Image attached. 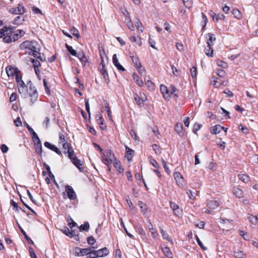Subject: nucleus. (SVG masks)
Wrapping results in <instances>:
<instances>
[{
    "mask_svg": "<svg viewBox=\"0 0 258 258\" xmlns=\"http://www.w3.org/2000/svg\"><path fill=\"white\" fill-rule=\"evenodd\" d=\"M71 161L80 171H82L81 169V166H82L83 164L82 162L78 159L77 157H74V158L72 159Z\"/></svg>",
    "mask_w": 258,
    "mask_h": 258,
    "instance_id": "5701e85b",
    "label": "nucleus"
},
{
    "mask_svg": "<svg viewBox=\"0 0 258 258\" xmlns=\"http://www.w3.org/2000/svg\"><path fill=\"white\" fill-rule=\"evenodd\" d=\"M129 39L132 42L137 43V44L139 46H141L142 44L141 39L140 37L133 36L130 37Z\"/></svg>",
    "mask_w": 258,
    "mask_h": 258,
    "instance_id": "c85d7f7f",
    "label": "nucleus"
},
{
    "mask_svg": "<svg viewBox=\"0 0 258 258\" xmlns=\"http://www.w3.org/2000/svg\"><path fill=\"white\" fill-rule=\"evenodd\" d=\"M232 13L234 17L237 19H241L242 18V14L238 9H233Z\"/></svg>",
    "mask_w": 258,
    "mask_h": 258,
    "instance_id": "473e14b6",
    "label": "nucleus"
},
{
    "mask_svg": "<svg viewBox=\"0 0 258 258\" xmlns=\"http://www.w3.org/2000/svg\"><path fill=\"white\" fill-rule=\"evenodd\" d=\"M175 130L177 133L180 136H182L184 134L183 132V126L181 123L178 122L175 126Z\"/></svg>",
    "mask_w": 258,
    "mask_h": 258,
    "instance_id": "6ab92c4d",
    "label": "nucleus"
},
{
    "mask_svg": "<svg viewBox=\"0 0 258 258\" xmlns=\"http://www.w3.org/2000/svg\"><path fill=\"white\" fill-rule=\"evenodd\" d=\"M184 6L188 9L190 8L192 5V0H182Z\"/></svg>",
    "mask_w": 258,
    "mask_h": 258,
    "instance_id": "49530a36",
    "label": "nucleus"
},
{
    "mask_svg": "<svg viewBox=\"0 0 258 258\" xmlns=\"http://www.w3.org/2000/svg\"><path fill=\"white\" fill-rule=\"evenodd\" d=\"M3 41L4 42L7 43L12 42L13 41L12 39V36H11L10 35H6L5 37L3 38Z\"/></svg>",
    "mask_w": 258,
    "mask_h": 258,
    "instance_id": "4d7b16f0",
    "label": "nucleus"
},
{
    "mask_svg": "<svg viewBox=\"0 0 258 258\" xmlns=\"http://www.w3.org/2000/svg\"><path fill=\"white\" fill-rule=\"evenodd\" d=\"M30 55H33L35 58H37L39 56L40 53L36 50L35 48L33 51H26Z\"/></svg>",
    "mask_w": 258,
    "mask_h": 258,
    "instance_id": "a18cd8bd",
    "label": "nucleus"
},
{
    "mask_svg": "<svg viewBox=\"0 0 258 258\" xmlns=\"http://www.w3.org/2000/svg\"><path fill=\"white\" fill-rule=\"evenodd\" d=\"M161 161L163 164V166L164 167L165 172H167L168 174H169L171 172L167 165L166 162L163 159H162Z\"/></svg>",
    "mask_w": 258,
    "mask_h": 258,
    "instance_id": "6e6d98bb",
    "label": "nucleus"
},
{
    "mask_svg": "<svg viewBox=\"0 0 258 258\" xmlns=\"http://www.w3.org/2000/svg\"><path fill=\"white\" fill-rule=\"evenodd\" d=\"M71 31H72V34H73V35L76 36L77 38H80V34H79V31L78 30H77L75 28H73L71 30Z\"/></svg>",
    "mask_w": 258,
    "mask_h": 258,
    "instance_id": "338daca9",
    "label": "nucleus"
},
{
    "mask_svg": "<svg viewBox=\"0 0 258 258\" xmlns=\"http://www.w3.org/2000/svg\"><path fill=\"white\" fill-rule=\"evenodd\" d=\"M62 231L64 234L71 238L73 237L74 235H75V230H72V231H70L69 228L67 227H64Z\"/></svg>",
    "mask_w": 258,
    "mask_h": 258,
    "instance_id": "412c9836",
    "label": "nucleus"
},
{
    "mask_svg": "<svg viewBox=\"0 0 258 258\" xmlns=\"http://www.w3.org/2000/svg\"><path fill=\"white\" fill-rule=\"evenodd\" d=\"M90 228V225L88 222H85L83 224H82L79 227L80 231H88Z\"/></svg>",
    "mask_w": 258,
    "mask_h": 258,
    "instance_id": "7c9ffc66",
    "label": "nucleus"
},
{
    "mask_svg": "<svg viewBox=\"0 0 258 258\" xmlns=\"http://www.w3.org/2000/svg\"><path fill=\"white\" fill-rule=\"evenodd\" d=\"M113 164L114 167L117 169L119 173H121L123 172V169L122 168L119 161L115 159V161H114Z\"/></svg>",
    "mask_w": 258,
    "mask_h": 258,
    "instance_id": "bb28decb",
    "label": "nucleus"
},
{
    "mask_svg": "<svg viewBox=\"0 0 258 258\" xmlns=\"http://www.w3.org/2000/svg\"><path fill=\"white\" fill-rule=\"evenodd\" d=\"M174 178L177 184L180 188L183 187L184 179L179 172H175L174 173Z\"/></svg>",
    "mask_w": 258,
    "mask_h": 258,
    "instance_id": "39448f33",
    "label": "nucleus"
},
{
    "mask_svg": "<svg viewBox=\"0 0 258 258\" xmlns=\"http://www.w3.org/2000/svg\"><path fill=\"white\" fill-rule=\"evenodd\" d=\"M224 127L221 126L219 124L216 125L212 127V129L211 130V133L213 134H218L222 130V129H224Z\"/></svg>",
    "mask_w": 258,
    "mask_h": 258,
    "instance_id": "f3484780",
    "label": "nucleus"
},
{
    "mask_svg": "<svg viewBox=\"0 0 258 258\" xmlns=\"http://www.w3.org/2000/svg\"><path fill=\"white\" fill-rule=\"evenodd\" d=\"M24 21V17H22L21 16H19L16 17L14 20L13 21L12 23L14 25H19L23 24Z\"/></svg>",
    "mask_w": 258,
    "mask_h": 258,
    "instance_id": "4be33fe9",
    "label": "nucleus"
},
{
    "mask_svg": "<svg viewBox=\"0 0 258 258\" xmlns=\"http://www.w3.org/2000/svg\"><path fill=\"white\" fill-rule=\"evenodd\" d=\"M15 30V27L12 29V30H10L9 32V35H10L12 36V39L13 41H15L20 38V36L19 35L18 33H16L15 34H13V31Z\"/></svg>",
    "mask_w": 258,
    "mask_h": 258,
    "instance_id": "a878e982",
    "label": "nucleus"
},
{
    "mask_svg": "<svg viewBox=\"0 0 258 258\" xmlns=\"http://www.w3.org/2000/svg\"><path fill=\"white\" fill-rule=\"evenodd\" d=\"M238 128L242 132L245 134H247L248 133V128L244 125L240 124L239 125Z\"/></svg>",
    "mask_w": 258,
    "mask_h": 258,
    "instance_id": "bf43d9fd",
    "label": "nucleus"
},
{
    "mask_svg": "<svg viewBox=\"0 0 258 258\" xmlns=\"http://www.w3.org/2000/svg\"><path fill=\"white\" fill-rule=\"evenodd\" d=\"M94 248H95L94 246L85 248H81L79 247H76L75 248V254L78 256H84L85 255L88 256V251L91 250V249Z\"/></svg>",
    "mask_w": 258,
    "mask_h": 258,
    "instance_id": "f03ea898",
    "label": "nucleus"
},
{
    "mask_svg": "<svg viewBox=\"0 0 258 258\" xmlns=\"http://www.w3.org/2000/svg\"><path fill=\"white\" fill-rule=\"evenodd\" d=\"M196 240H197V242L198 245L200 246V247L202 249H203L204 250L207 249V248L204 245V244L201 242V241L200 240V238H199V237L197 235H196Z\"/></svg>",
    "mask_w": 258,
    "mask_h": 258,
    "instance_id": "3c124183",
    "label": "nucleus"
},
{
    "mask_svg": "<svg viewBox=\"0 0 258 258\" xmlns=\"http://www.w3.org/2000/svg\"><path fill=\"white\" fill-rule=\"evenodd\" d=\"M144 81H145L146 85L147 86L148 88L151 89H153L154 85V83L151 80H146V79L145 78Z\"/></svg>",
    "mask_w": 258,
    "mask_h": 258,
    "instance_id": "de8ad7c7",
    "label": "nucleus"
},
{
    "mask_svg": "<svg viewBox=\"0 0 258 258\" xmlns=\"http://www.w3.org/2000/svg\"><path fill=\"white\" fill-rule=\"evenodd\" d=\"M135 100L136 103L140 106L143 105L144 102L147 100V97H140L137 94H134V95Z\"/></svg>",
    "mask_w": 258,
    "mask_h": 258,
    "instance_id": "ddd939ff",
    "label": "nucleus"
},
{
    "mask_svg": "<svg viewBox=\"0 0 258 258\" xmlns=\"http://www.w3.org/2000/svg\"><path fill=\"white\" fill-rule=\"evenodd\" d=\"M13 26L7 27L5 26L0 30V38L3 37L6 35H9L10 30H12Z\"/></svg>",
    "mask_w": 258,
    "mask_h": 258,
    "instance_id": "4468645a",
    "label": "nucleus"
},
{
    "mask_svg": "<svg viewBox=\"0 0 258 258\" xmlns=\"http://www.w3.org/2000/svg\"><path fill=\"white\" fill-rule=\"evenodd\" d=\"M6 72L9 77H13L18 75L17 69L12 67V66H9L6 68Z\"/></svg>",
    "mask_w": 258,
    "mask_h": 258,
    "instance_id": "1a4fd4ad",
    "label": "nucleus"
},
{
    "mask_svg": "<svg viewBox=\"0 0 258 258\" xmlns=\"http://www.w3.org/2000/svg\"><path fill=\"white\" fill-rule=\"evenodd\" d=\"M45 147L50 149L51 150L55 152L58 155H61V152L60 150L55 145L51 144L48 142H45L44 144Z\"/></svg>",
    "mask_w": 258,
    "mask_h": 258,
    "instance_id": "6e6552de",
    "label": "nucleus"
},
{
    "mask_svg": "<svg viewBox=\"0 0 258 258\" xmlns=\"http://www.w3.org/2000/svg\"><path fill=\"white\" fill-rule=\"evenodd\" d=\"M233 193L238 198H241L243 197V191L238 187H234L233 189Z\"/></svg>",
    "mask_w": 258,
    "mask_h": 258,
    "instance_id": "cd10ccee",
    "label": "nucleus"
},
{
    "mask_svg": "<svg viewBox=\"0 0 258 258\" xmlns=\"http://www.w3.org/2000/svg\"><path fill=\"white\" fill-rule=\"evenodd\" d=\"M126 150V155L125 157L126 158L127 161L128 162H130L133 157L134 154V151L131 149H130L128 147H125Z\"/></svg>",
    "mask_w": 258,
    "mask_h": 258,
    "instance_id": "2eb2a0df",
    "label": "nucleus"
},
{
    "mask_svg": "<svg viewBox=\"0 0 258 258\" xmlns=\"http://www.w3.org/2000/svg\"><path fill=\"white\" fill-rule=\"evenodd\" d=\"M66 191L67 193L68 198L70 200H75L76 199V194L71 186L66 185Z\"/></svg>",
    "mask_w": 258,
    "mask_h": 258,
    "instance_id": "0eeeda50",
    "label": "nucleus"
},
{
    "mask_svg": "<svg viewBox=\"0 0 258 258\" xmlns=\"http://www.w3.org/2000/svg\"><path fill=\"white\" fill-rule=\"evenodd\" d=\"M212 46H209L208 45L207 47L205 49V52L207 55L208 56H213V50L211 48Z\"/></svg>",
    "mask_w": 258,
    "mask_h": 258,
    "instance_id": "e433bc0d",
    "label": "nucleus"
},
{
    "mask_svg": "<svg viewBox=\"0 0 258 258\" xmlns=\"http://www.w3.org/2000/svg\"><path fill=\"white\" fill-rule=\"evenodd\" d=\"M150 224L151 225V227L149 228V229L151 232L152 236H153V237L156 238L158 235V233L157 231L154 230L152 227V225L151 224V222H150Z\"/></svg>",
    "mask_w": 258,
    "mask_h": 258,
    "instance_id": "052dcab7",
    "label": "nucleus"
},
{
    "mask_svg": "<svg viewBox=\"0 0 258 258\" xmlns=\"http://www.w3.org/2000/svg\"><path fill=\"white\" fill-rule=\"evenodd\" d=\"M202 125L198 123H195L194 124L193 128H192V132L194 133L197 134V131H198L201 127Z\"/></svg>",
    "mask_w": 258,
    "mask_h": 258,
    "instance_id": "864d4df0",
    "label": "nucleus"
},
{
    "mask_svg": "<svg viewBox=\"0 0 258 258\" xmlns=\"http://www.w3.org/2000/svg\"><path fill=\"white\" fill-rule=\"evenodd\" d=\"M31 60V62L33 63L34 68H38L39 66H40L41 63L40 61L38 60H36L34 58H30Z\"/></svg>",
    "mask_w": 258,
    "mask_h": 258,
    "instance_id": "5fc2aeb1",
    "label": "nucleus"
},
{
    "mask_svg": "<svg viewBox=\"0 0 258 258\" xmlns=\"http://www.w3.org/2000/svg\"><path fill=\"white\" fill-rule=\"evenodd\" d=\"M132 57V60L133 62V63H134L135 64V67L136 68H138V67H141V63L139 61V59L138 57H134V56H131Z\"/></svg>",
    "mask_w": 258,
    "mask_h": 258,
    "instance_id": "37998d69",
    "label": "nucleus"
},
{
    "mask_svg": "<svg viewBox=\"0 0 258 258\" xmlns=\"http://www.w3.org/2000/svg\"><path fill=\"white\" fill-rule=\"evenodd\" d=\"M15 77L18 86L20 87V88H19V92L21 94L22 92L24 91L25 88L27 87V86L22 80V77L21 76L20 77L19 74L17 75Z\"/></svg>",
    "mask_w": 258,
    "mask_h": 258,
    "instance_id": "423d86ee",
    "label": "nucleus"
},
{
    "mask_svg": "<svg viewBox=\"0 0 258 258\" xmlns=\"http://www.w3.org/2000/svg\"><path fill=\"white\" fill-rule=\"evenodd\" d=\"M126 25L128 27V28L132 31L134 30V26L133 24L132 23L131 20L130 19H128V21L126 22Z\"/></svg>",
    "mask_w": 258,
    "mask_h": 258,
    "instance_id": "0e129e2a",
    "label": "nucleus"
},
{
    "mask_svg": "<svg viewBox=\"0 0 258 258\" xmlns=\"http://www.w3.org/2000/svg\"><path fill=\"white\" fill-rule=\"evenodd\" d=\"M62 144L63 149H64V153L66 154L68 150L72 148V145L71 144L68 143L67 142H64L62 143Z\"/></svg>",
    "mask_w": 258,
    "mask_h": 258,
    "instance_id": "8fccbe9b",
    "label": "nucleus"
},
{
    "mask_svg": "<svg viewBox=\"0 0 258 258\" xmlns=\"http://www.w3.org/2000/svg\"><path fill=\"white\" fill-rule=\"evenodd\" d=\"M244 255L243 251L240 250H235L234 252V256L235 258H242Z\"/></svg>",
    "mask_w": 258,
    "mask_h": 258,
    "instance_id": "58836bf2",
    "label": "nucleus"
},
{
    "mask_svg": "<svg viewBox=\"0 0 258 258\" xmlns=\"http://www.w3.org/2000/svg\"><path fill=\"white\" fill-rule=\"evenodd\" d=\"M207 206L211 209H216L219 206V203L217 201H208Z\"/></svg>",
    "mask_w": 258,
    "mask_h": 258,
    "instance_id": "dca6fc26",
    "label": "nucleus"
},
{
    "mask_svg": "<svg viewBox=\"0 0 258 258\" xmlns=\"http://www.w3.org/2000/svg\"><path fill=\"white\" fill-rule=\"evenodd\" d=\"M101 158L103 163L107 166H108V165H110L113 161L114 162L115 159H116L113 153L110 150L106 151V154L102 153Z\"/></svg>",
    "mask_w": 258,
    "mask_h": 258,
    "instance_id": "f257e3e1",
    "label": "nucleus"
},
{
    "mask_svg": "<svg viewBox=\"0 0 258 258\" xmlns=\"http://www.w3.org/2000/svg\"><path fill=\"white\" fill-rule=\"evenodd\" d=\"M96 121H97V122L101 125L100 126L101 129L102 130H104L106 128V126L105 125L103 126L104 123V119L102 117V116L100 114L96 115Z\"/></svg>",
    "mask_w": 258,
    "mask_h": 258,
    "instance_id": "a211bd4d",
    "label": "nucleus"
},
{
    "mask_svg": "<svg viewBox=\"0 0 258 258\" xmlns=\"http://www.w3.org/2000/svg\"><path fill=\"white\" fill-rule=\"evenodd\" d=\"M150 163L151 164L155 167L157 168H159V166L158 164V163L156 162V161L152 157H151L150 158Z\"/></svg>",
    "mask_w": 258,
    "mask_h": 258,
    "instance_id": "69168bd1",
    "label": "nucleus"
},
{
    "mask_svg": "<svg viewBox=\"0 0 258 258\" xmlns=\"http://www.w3.org/2000/svg\"><path fill=\"white\" fill-rule=\"evenodd\" d=\"M30 134L32 136V138L33 140L34 144L41 143L40 140L39 139L37 134L34 131H33V132Z\"/></svg>",
    "mask_w": 258,
    "mask_h": 258,
    "instance_id": "c9c22d12",
    "label": "nucleus"
},
{
    "mask_svg": "<svg viewBox=\"0 0 258 258\" xmlns=\"http://www.w3.org/2000/svg\"><path fill=\"white\" fill-rule=\"evenodd\" d=\"M98 257L96 250H91L88 251V256L87 258H97Z\"/></svg>",
    "mask_w": 258,
    "mask_h": 258,
    "instance_id": "4c0bfd02",
    "label": "nucleus"
},
{
    "mask_svg": "<svg viewBox=\"0 0 258 258\" xmlns=\"http://www.w3.org/2000/svg\"><path fill=\"white\" fill-rule=\"evenodd\" d=\"M239 178L244 183L248 182L249 180V177L246 174L238 175Z\"/></svg>",
    "mask_w": 258,
    "mask_h": 258,
    "instance_id": "ea45409f",
    "label": "nucleus"
},
{
    "mask_svg": "<svg viewBox=\"0 0 258 258\" xmlns=\"http://www.w3.org/2000/svg\"><path fill=\"white\" fill-rule=\"evenodd\" d=\"M208 39H207V45L209 46H213L214 44V41L216 40V38L214 37V34L211 33H209L208 34Z\"/></svg>",
    "mask_w": 258,
    "mask_h": 258,
    "instance_id": "393cba45",
    "label": "nucleus"
},
{
    "mask_svg": "<svg viewBox=\"0 0 258 258\" xmlns=\"http://www.w3.org/2000/svg\"><path fill=\"white\" fill-rule=\"evenodd\" d=\"M27 87H29V89L28 90V92L29 93V95H32V94H38L36 89H35V87L33 86L32 82L31 81H29L27 83Z\"/></svg>",
    "mask_w": 258,
    "mask_h": 258,
    "instance_id": "f8f14e48",
    "label": "nucleus"
},
{
    "mask_svg": "<svg viewBox=\"0 0 258 258\" xmlns=\"http://www.w3.org/2000/svg\"><path fill=\"white\" fill-rule=\"evenodd\" d=\"M66 47L68 51L70 52V53L73 56H77V53L76 51L73 49V48L69 45L68 44H66Z\"/></svg>",
    "mask_w": 258,
    "mask_h": 258,
    "instance_id": "72a5a7b5",
    "label": "nucleus"
},
{
    "mask_svg": "<svg viewBox=\"0 0 258 258\" xmlns=\"http://www.w3.org/2000/svg\"><path fill=\"white\" fill-rule=\"evenodd\" d=\"M29 97H30V105H32L38 99V94H32L29 95Z\"/></svg>",
    "mask_w": 258,
    "mask_h": 258,
    "instance_id": "a19ab883",
    "label": "nucleus"
},
{
    "mask_svg": "<svg viewBox=\"0 0 258 258\" xmlns=\"http://www.w3.org/2000/svg\"><path fill=\"white\" fill-rule=\"evenodd\" d=\"M100 72L103 77L104 81L106 83H108L109 82V78L108 77V73L105 69V65L103 64V69H101Z\"/></svg>",
    "mask_w": 258,
    "mask_h": 258,
    "instance_id": "aec40b11",
    "label": "nucleus"
},
{
    "mask_svg": "<svg viewBox=\"0 0 258 258\" xmlns=\"http://www.w3.org/2000/svg\"><path fill=\"white\" fill-rule=\"evenodd\" d=\"M34 147H35L34 148H35L36 152L38 154L41 155L42 152V147L41 143H35Z\"/></svg>",
    "mask_w": 258,
    "mask_h": 258,
    "instance_id": "c756f323",
    "label": "nucleus"
},
{
    "mask_svg": "<svg viewBox=\"0 0 258 258\" xmlns=\"http://www.w3.org/2000/svg\"><path fill=\"white\" fill-rule=\"evenodd\" d=\"M160 91L162 94H163L164 99L167 100H169V99L170 98V95L169 93V91L166 86L163 85H161L160 86Z\"/></svg>",
    "mask_w": 258,
    "mask_h": 258,
    "instance_id": "9d476101",
    "label": "nucleus"
},
{
    "mask_svg": "<svg viewBox=\"0 0 258 258\" xmlns=\"http://www.w3.org/2000/svg\"><path fill=\"white\" fill-rule=\"evenodd\" d=\"M160 232L162 234L163 238L164 239H166V240L171 242V239L169 237L168 233L166 231H164L163 229L162 228H160Z\"/></svg>",
    "mask_w": 258,
    "mask_h": 258,
    "instance_id": "79ce46f5",
    "label": "nucleus"
},
{
    "mask_svg": "<svg viewBox=\"0 0 258 258\" xmlns=\"http://www.w3.org/2000/svg\"><path fill=\"white\" fill-rule=\"evenodd\" d=\"M218 66L221 67L223 68H226L227 66V63L222 60H218L217 62Z\"/></svg>",
    "mask_w": 258,
    "mask_h": 258,
    "instance_id": "774afa93",
    "label": "nucleus"
},
{
    "mask_svg": "<svg viewBox=\"0 0 258 258\" xmlns=\"http://www.w3.org/2000/svg\"><path fill=\"white\" fill-rule=\"evenodd\" d=\"M96 240L95 239V238L91 236H89L88 238H87V242L90 245H93L94 244V243L95 242Z\"/></svg>",
    "mask_w": 258,
    "mask_h": 258,
    "instance_id": "680f3d73",
    "label": "nucleus"
},
{
    "mask_svg": "<svg viewBox=\"0 0 258 258\" xmlns=\"http://www.w3.org/2000/svg\"><path fill=\"white\" fill-rule=\"evenodd\" d=\"M9 12L15 15H22L25 12V9L21 5L19 4L17 8H12L9 10Z\"/></svg>",
    "mask_w": 258,
    "mask_h": 258,
    "instance_id": "20e7f679",
    "label": "nucleus"
},
{
    "mask_svg": "<svg viewBox=\"0 0 258 258\" xmlns=\"http://www.w3.org/2000/svg\"><path fill=\"white\" fill-rule=\"evenodd\" d=\"M98 257H102L107 255L109 251V249L106 247H104L99 250H96Z\"/></svg>",
    "mask_w": 258,
    "mask_h": 258,
    "instance_id": "9b49d317",
    "label": "nucleus"
},
{
    "mask_svg": "<svg viewBox=\"0 0 258 258\" xmlns=\"http://www.w3.org/2000/svg\"><path fill=\"white\" fill-rule=\"evenodd\" d=\"M43 85L45 88V90L47 94L50 95V90L49 88H48L47 82L45 79H44L43 80Z\"/></svg>",
    "mask_w": 258,
    "mask_h": 258,
    "instance_id": "603ef678",
    "label": "nucleus"
},
{
    "mask_svg": "<svg viewBox=\"0 0 258 258\" xmlns=\"http://www.w3.org/2000/svg\"><path fill=\"white\" fill-rule=\"evenodd\" d=\"M216 74L220 77L223 78L226 75V72L222 69H218Z\"/></svg>",
    "mask_w": 258,
    "mask_h": 258,
    "instance_id": "13d9d810",
    "label": "nucleus"
},
{
    "mask_svg": "<svg viewBox=\"0 0 258 258\" xmlns=\"http://www.w3.org/2000/svg\"><path fill=\"white\" fill-rule=\"evenodd\" d=\"M133 78L136 84L140 87H142L144 85V82L142 80L140 79L138 75L135 73L133 75Z\"/></svg>",
    "mask_w": 258,
    "mask_h": 258,
    "instance_id": "b1692460",
    "label": "nucleus"
},
{
    "mask_svg": "<svg viewBox=\"0 0 258 258\" xmlns=\"http://www.w3.org/2000/svg\"><path fill=\"white\" fill-rule=\"evenodd\" d=\"M190 75L192 78H195L197 76V68L193 67L190 69Z\"/></svg>",
    "mask_w": 258,
    "mask_h": 258,
    "instance_id": "e2e57ef3",
    "label": "nucleus"
},
{
    "mask_svg": "<svg viewBox=\"0 0 258 258\" xmlns=\"http://www.w3.org/2000/svg\"><path fill=\"white\" fill-rule=\"evenodd\" d=\"M30 134L32 136V138L33 140L34 144L41 143L40 140L39 139L37 134L34 131H33V132Z\"/></svg>",
    "mask_w": 258,
    "mask_h": 258,
    "instance_id": "f704fd0d",
    "label": "nucleus"
},
{
    "mask_svg": "<svg viewBox=\"0 0 258 258\" xmlns=\"http://www.w3.org/2000/svg\"><path fill=\"white\" fill-rule=\"evenodd\" d=\"M21 231L22 233L23 234V235L25 236V239L27 240V241L32 244H34L33 241L31 240V239L27 235L25 231L22 228H21Z\"/></svg>",
    "mask_w": 258,
    "mask_h": 258,
    "instance_id": "09e8293b",
    "label": "nucleus"
},
{
    "mask_svg": "<svg viewBox=\"0 0 258 258\" xmlns=\"http://www.w3.org/2000/svg\"><path fill=\"white\" fill-rule=\"evenodd\" d=\"M20 48L22 50L28 49V51H33L36 48L34 45V42L29 40L25 41L22 43L20 45Z\"/></svg>",
    "mask_w": 258,
    "mask_h": 258,
    "instance_id": "7ed1b4c3",
    "label": "nucleus"
},
{
    "mask_svg": "<svg viewBox=\"0 0 258 258\" xmlns=\"http://www.w3.org/2000/svg\"><path fill=\"white\" fill-rule=\"evenodd\" d=\"M67 153L68 154V157L72 161V159L74 158V157H76V155L75 154L74 151L73 150L72 147L71 148H70L67 151Z\"/></svg>",
    "mask_w": 258,
    "mask_h": 258,
    "instance_id": "c03bdc74",
    "label": "nucleus"
},
{
    "mask_svg": "<svg viewBox=\"0 0 258 258\" xmlns=\"http://www.w3.org/2000/svg\"><path fill=\"white\" fill-rule=\"evenodd\" d=\"M162 251L165 256L167 258H172V254L169 249V248L167 247H165L162 249Z\"/></svg>",
    "mask_w": 258,
    "mask_h": 258,
    "instance_id": "2f4dec72",
    "label": "nucleus"
}]
</instances>
